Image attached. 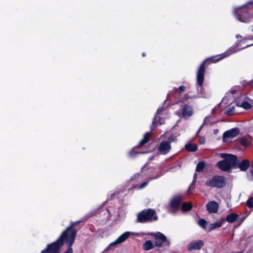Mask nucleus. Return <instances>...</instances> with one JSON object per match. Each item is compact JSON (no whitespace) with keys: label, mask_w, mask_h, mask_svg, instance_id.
<instances>
[{"label":"nucleus","mask_w":253,"mask_h":253,"mask_svg":"<svg viewBox=\"0 0 253 253\" xmlns=\"http://www.w3.org/2000/svg\"><path fill=\"white\" fill-rule=\"evenodd\" d=\"M76 223L72 222L70 225L65 230L54 242L47 245V248L42 250L41 253H59L60 249L63 245L65 241L69 246V249L63 253H72L73 249L71 247L73 244L76 234L77 231L73 228Z\"/></svg>","instance_id":"1"},{"label":"nucleus","mask_w":253,"mask_h":253,"mask_svg":"<svg viewBox=\"0 0 253 253\" xmlns=\"http://www.w3.org/2000/svg\"><path fill=\"white\" fill-rule=\"evenodd\" d=\"M252 6L251 3L236 7L234 9L233 13L236 19L244 23L250 22L253 18V11H252Z\"/></svg>","instance_id":"2"},{"label":"nucleus","mask_w":253,"mask_h":253,"mask_svg":"<svg viewBox=\"0 0 253 253\" xmlns=\"http://www.w3.org/2000/svg\"><path fill=\"white\" fill-rule=\"evenodd\" d=\"M205 61L201 64L197 72L196 84L197 94L193 96V98H197L206 97V96L205 94V90L203 87L205 72Z\"/></svg>","instance_id":"3"},{"label":"nucleus","mask_w":253,"mask_h":253,"mask_svg":"<svg viewBox=\"0 0 253 253\" xmlns=\"http://www.w3.org/2000/svg\"><path fill=\"white\" fill-rule=\"evenodd\" d=\"M220 157L224 159L223 160L218 162L217 165L219 168L223 171H228L232 168H234L236 164V156L228 154H221Z\"/></svg>","instance_id":"4"},{"label":"nucleus","mask_w":253,"mask_h":253,"mask_svg":"<svg viewBox=\"0 0 253 253\" xmlns=\"http://www.w3.org/2000/svg\"><path fill=\"white\" fill-rule=\"evenodd\" d=\"M163 136L167 140H163L160 142L158 147V151L161 154L165 155L168 154L171 149L170 143L172 142H175L177 139L176 136L169 135L167 133L162 135L161 137Z\"/></svg>","instance_id":"5"},{"label":"nucleus","mask_w":253,"mask_h":253,"mask_svg":"<svg viewBox=\"0 0 253 253\" xmlns=\"http://www.w3.org/2000/svg\"><path fill=\"white\" fill-rule=\"evenodd\" d=\"M158 217L154 210L148 209L140 212L137 215V222L144 223L152 220H157Z\"/></svg>","instance_id":"6"},{"label":"nucleus","mask_w":253,"mask_h":253,"mask_svg":"<svg viewBox=\"0 0 253 253\" xmlns=\"http://www.w3.org/2000/svg\"><path fill=\"white\" fill-rule=\"evenodd\" d=\"M206 184L211 187L222 188L225 184V178L222 176H214L207 180Z\"/></svg>","instance_id":"7"},{"label":"nucleus","mask_w":253,"mask_h":253,"mask_svg":"<svg viewBox=\"0 0 253 253\" xmlns=\"http://www.w3.org/2000/svg\"><path fill=\"white\" fill-rule=\"evenodd\" d=\"M175 114L179 117H183L184 119L187 120L191 117L194 114V109L192 106L185 104L182 107L181 112H176Z\"/></svg>","instance_id":"8"},{"label":"nucleus","mask_w":253,"mask_h":253,"mask_svg":"<svg viewBox=\"0 0 253 253\" xmlns=\"http://www.w3.org/2000/svg\"><path fill=\"white\" fill-rule=\"evenodd\" d=\"M252 45V44L248 45H247L245 47H242V48H241L240 49H236V47H231V48H230L227 51H226L224 53H222L221 54H219V55H216V56H215L213 57L211 59V60L212 62L216 63V62L219 61V60L222 59L223 58H225L226 57L229 56V55H230L232 53L236 52H237V51H239V50H241L242 49L246 48L247 47L250 46Z\"/></svg>","instance_id":"9"},{"label":"nucleus","mask_w":253,"mask_h":253,"mask_svg":"<svg viewBox=\"0 0 253 253\" xmlns=\"http://www.w3.org/2000/svg\"><path fill=\"white\" fill-rule=\"evenodd\" d=\"M144 235H152L155 237V246L156 247H161L163 243L167 241V237L163 233L158 232L156 233L151 232L148 233H143Z\"/></svg>","instance_id":"10"},{"label":"nucleus","mask_w":253,"mask_h":253,"mask_svg":"<svg viewBox=\"0 0 253 253\" xmlns=\"http://www.w3.org/2000/svg\"><path fill=\"white\" fill-rule=\"evenodd\" d=\"M239 133L238 128H234L225 131L223 135V141L224 142H230Z\"/></svg>","instance_id":"11"},{"label":"nucleus","mask_w":253,"mask_h":253,"mask_svg":"<svg viewBox=\"0 0 253 253\" xmlns=\"http://www.w3.org/2000/svg\"><path fill=\"white\" fill-rule=\"evenodd\" d=\"M137 233H134L133 232H131L130 231H126L122 234L121 236H120L114 242L111 243L109 247H111L113 246H115L120 244H121L125 242L130 235H137Z\"/></svg>","instance_id":"12"},{"label":"nucleus","mask_w":253,"mask_h":253,"mask_svg":"<svg viewBox=\"0 0 253 253\" xmlns=\"http://www.w3.org/2000/svg\"><path fill=\"white\" fill-rule=\"evenodd\" d=\"M250 166V163L248 160H243L241 162L237 160L236 157V164L234 168H239L242 171H246Z\"/></svg>","instance_id":"13"},{"label":"nucleus","mask_w":253,"mask_h":253,"mask_svg":"<svg viewBox=\"0 0 253 253\" xmlns=\"http://www.w3.org/2000/svg\"><path fill=\"white\" fill-rule=\"evenodd\" d=\"M182 201V198L180 196H176L173 197L170 202L171 208L175 211L179 209L180 205Z\"/></svg>","instance_id":"14"},{"label":"nucleus","mask_w":253,"mask_h":253,"mask_svg":"<svg viewBox=\"0 0 253 253\" xmlns=\"http://www.w3.org/2000/svg\"><path fill=\"white\" fill-rule=\"evenodd\" d=\"M204 242L202 240H194L188 245V250L190 251L199 250L204 246Z\"/></svg>","instance_id":"15"},{"label":"nucleus","mask_w":253,"mask_h":253,"mask_svg":"<svg viewBox=\"0 0 253 253\" xmlns=\"http://www.w3.org/2000/svg\"><path fill=\"white\" fill-rule=\"evenodd\" d=\"M207 210L209 213H216L218 209V205L215 201H211L206 206Z\"/></svg>","instance_id":"16"},{"label":"nucleus","mask_w":253,"mask_h":253,"mask_svg":"<svg viewBox=\"0 0 253 253\" xmlns=\"http://www.w3.org/2000/svg\"><path fill=\"white\" fill-rule=\"evenodd\" d=\"M238 214L235 213H232L227 215L225 220L229 223H233L238 218Z\"/></svg>","instance_id":"17"},{"label":"nucleus","mask_w":253,"mask_h":253,"mask_svg":"<svg viewBox=\"0 0 253 253\" xmlns=\"http://www.w3.org/2000/svg\"><path fill=\"white\" fill-rule=\"evenodd\" d=\"M236 106L239 107H242L245 110H248L252 108V105L249 102L243 101L242 102H237Z\"/></svg>","instance_id":"18"},{"label":"nucleus","mask_w":253,"mask_h":253,"mask_svg":"<svg viewBox=\"0 0 253 253\" xmlns=\"http://www.w3.org/2000/svg\"><path fill=\"white\" fill-rule=\"evenodd\" d=\"M151 136V132H146L144 136V138L140 141L139 145H138V147L142 146L144 145L145 143L148 142L149 140V139Z\"/></svg>","instance_id":"19"},{"label":"nucleus","mask_w":253,"mask_h":253,"mask_svg":"<svg viewBox=\"0 0 253 253\" xmlns=\"http://www.w3.org/2000/svg\"><path fill=\"white\" fill-rule=\"evenodd\" d=\"M154 247V245L152 243V242L150 240L146 241L143 245V248L145 251H148L152 249H153Z\"/></svg>","instance_id":"20"},{"label":"nucleus","mask_w":253,"mask_h":253,"mask_svg":"<svg viewBox=\"0 0 253 253\" xmlns=\"http://www.w3.org/2000/svg\"><path fill=\"white\" fill-rule=\"evenodd\" d=\"M222 226V223L220 221H217L213 223H211L209 227V231H211L216 228L220 227Z\"/></svg>","instance_id":"21"},{"label":"nucleus","mask_w":253,"mask_h":253,"mask_svg":"<svg viewBox=\"0 0 253 253\" xmlns=\"http://www.w3.org/2000/svg\"><path fill=\"white\" fill-rule=\"evenodd\" d=\"M185 149L190 152H195L197 149V147L196 145L192 144H188L185 146Z\"/></svg>","instance_id":"22"},{"label":"nucleus","mask_w":253,"mask_h":253,"mask_svg":"<svg viewBox=\"0 0 253 253\" xmlns=\"http://www.w3.org/2000/svg\"><path fill=\"white\" fill-rule=\"evenodd\" d=\"M192 204L190 203H183L181 206V210L183 211H189L192 208Z\"/></svg>","instance_id":"23"},{"label":"nucleus","mask_w":253,"mask_h":253,"mask_svg":"<svg viewBox=\"0 0 253 253\" xmlns=\"http://www.w3.org/2000/svg\"><path fill=\"white\" fill-rule=\"evenodd\" d=\"M193 96L190 97L188 94H184L180 96L179 101L181 102H185L188 101L189 99H193Z\"/></svg>","instance_id":"24"},{"label":"nucleus","mask_w":253,"mask_h":253,"mask_svg":"<svg viewBox=\"0 0 253 253\" xmlns=\"http://www.w3.org/2000/svg\"><path fill=\"white\" fill-rule=\"evenodd\" d=\"M205 164L203 162H199L196 166V171H201L205 168Z\"/></svg>","instance_id":"25"},{"label":"nucleus","mask_w":253,"mask_h":253,"mask_svg":"<svg viewBox=\"0 0 253 253\" xmlns=\"http://www.w3.org/2000/svg\"><path fill=\"white\" fill-rule=\"evenodd\" d=\"M235 113V107L234 106H230L225 111V114L227 115H232Z\"/></svg>","instance_id":"26"},{"label":"nucleus","mask_w":253,"mask_h":253,"mask_svg":"<svg viewBox=\"0 0 253 253\" xmlns=\"http://www.w3.org/2000/svg\"><path fill=\"white\" fill-rule=\"evenodd\" d=\"M206 224H207V221L206 220H205L204 219H200L198 222L199 225L204 229H206Z\"/></svg>","instance_id":"27"},{"label":"nucleus","mask_w":253,"mask_h":253,"mask_svg":"<svg viewBox=\"0 0 253 253\" xmlns=\"http://www.w3.org/2000/svg\"><path fill=\"white\" fill-rule=\"evenodd\" d=\"M240 143L244 146L247 147L249 145V141L244 138H242L239 140Z\"/></svg>","instance_id":"28"},{"label":"nucleus","mask_w":253,"mask_h":253,"mask_svg":"<svg viewBox=\"0 0 253 253\" xmlns=\"http://www.w3.org/2000/svg\"><path fill=\"white\" fill-rule=\"evenodd\" d=\"M247 205L249 208H253V198H250L247 202Z\"/></svg>","instance_id":"29"},{"label":"nucleus","mask_w":253,"mask_h":253,"mask_svg":"<svg viewBox=\"0 0 253 253\" xmlns=\"http://www.w3.org/2000/svg\"><path fill=\"white\" fill-rule=\"evenodd\" d=\"M164 110V108H159L158 110H157V111L156 113V115H155V117L154 118V120H153V124H154L155 121H156V117H157V116L159 115L162 112H163V111Z\"/></svg>","instance_id":"30"},{"label":"nucleus","mask_w":253,"mask_h":253,"mask_svg":"<svg viewBox=\"0 0 253 253\" xmlns=\"http://www.w3.org/2000/svg\"><path fill=\"white\" fill-rule=\"evenodd\" d=\"M185 88H186V87H185V86L181 85V86H180L178 87V90L180 92H181L183 91L185 89ZM177 89V88H176V87H175V88H173V90H174V91H175V90H176Z\"/></svg>","instance_id":"31"},{"label":"nucleus","mask_w":253,"mask_h":253,"mask_svg":"<svg viewBox=\"0 0 253 253\" xmlns=\"http://www.w3.org/2000/svg\"><path fill=\"white\" fill-rule=\"evenodd\" d=\"M148 182H149L148 181L143 182L141 184H140L139 186L138 189H141L144 188L145 186H146L148 185Z\"/></svg>","instance_id":"32"},{"label":"nucleus","mask_w":253,"mask_h":253,"mask_svg":"<svg viewBox=\"0 0 253 253\" xmlns=\"http://www.w3.org/2000/svg\"><path fill=\"white\" fill-rule=\"evenodd\" d=\"M163 174H164L163 173H161L158 174H157L156 176H154V177H150L149 180H152V179H157V178H158L160 177V176H161L162 175H163Z\"/></svg>","instance_id":"33"},{"label":"nucleus","mask_w":253,"mask_h":253,"mask_svg":"<svg viewBox=\"0 0 253 253\" xmlns=\"http://www.w3.org/2000/svg\"><path fill=\"white\" fill-rule=\"evenodd\" d=\"M135 148H134L132 149V150L131 151H130V152L129 153V155L130 156L133 157L135 156V154L136 153L135 152Z\"/></svg>","instance_id":"34"},{"label":"nucleus","mask_w":253,"mask_h":253,"mask_svg":"<svg viewBox=\"0 0 253 253\" xmlns=\"http://www.w3.org/2000/svg\"><path fill=\"white\" fill-rule=\"evenodd\" d=\"M205 139L204 137H200L199 139V143L201 144H203L205 143Z\"/></svg>","instance_id":"35"},{"label":"nucleus","mask_w":253,"mask_h":253,"mask_svg":"<svg viewBox=\"0 0 253 253\" xmlns=\"http://www.w3.org/2000/svg\"><path fill=\"white\" fill-rule=\"evenodd\" d=\"M197 174H196V173H195L194 175L193 181V182H192V184H193V183H195V181L197 179Z\"/></svg>","instance_id":"36"},{"label":"nucleus","mask_w":253,"mask_h":253,"mask_svg":"<svg viewBox=\"0 0 253 253\" xmlns=\"http://www.w3.org/2000/svg\"><path fill=\"white\" fill-rule=\"evenodd\" d=\"M250 172L251 173V174L252 175V177H253V164L252 165V168L250 170Z\"/></svg>","instance_id":"37"},{"label":"nucleus","mask_w":253,"mask_h":253,"mask_svg":"<svg viewBox=\"0 0 253 253\" xmlns=\"http://www.w3.org/2000/svg\"><path fill=\"white\" fill-rule=\"evenodd\" d=\"M139 176V174H134V175H133V176H132V177H131L132 180V179H134V178H136V177H137V176Z\"/></svg>","instance_id":"38"},{"label":"nucleus","mask_w":253,"mask_h":253,"mask_svg":"<svg viewBox=\"0 0 253 253\" xmlns=\"http://www.w3.org/2000/svg\"><path fill=\"white\" fill-rule=\"evenodd\" d=\"M157 123H158L160 125H162L164 123V120H160Z\"/></svg>","instance_id":"39"},{"label":"nucleus","mask_w":253,"mask_h":253,"mask_svg":"<svg viewBox=\"0 0 253 253\" xmlns=\"http://www.w3.org/2000/svg\"><path fill=\"white\" fill-rule=\"evenodd\" d=\"M248 84L252 86L253 84V79L249 82Z\"/></svg>","instance_id":"40"},{"label":"nucleus","mask_w":253,"mask_h":253,"mask_svg":"<svg viewBox=\"0 0 253 253\" xmlns=\"http://www.w3.org/2000/svg\"><path fill=\"white\" fill-rule=\"evenodd\" d=\"M202 127H203V125H202V126L200 127V128H199V129H198V131H197V133H199V132H200V131H201V130L202 129Z\"/></svg>","instance_id":"41"},{"label":"nucleus","mask_w":253,"mask_h":253,"mask_svg":"<svg viewBox=\"0 0 253 253\" xmlns=\"http://www.w3.org/2000/svg\"><path fill=\"white\" fill-rule=\"evenodd\" d=\"M142 55L144 57V56H145V53H143Z\"/></svg>","instance_id":"42"},{"label":"nucleus","mask_w":253,"mask_h":253,"mask_svg":"<svg viewBox=\"0 0 253 253\" xmlns=\"http://www.w3.org/2000/svg\"><path fill=\"white\" fill-rule=\"evenodd\" d=\"M168 97H167V99L166 100H165V102L167 101V100H168Z\"/></svg>","instance_id":"43"},{"label":"nucleus","mask_w":253,"mask_h":253,"mask_svg":"<svg viewBox=\"0 0 253 253\" xmlns=\"http://www.w3.org/2000/svg\"><path fill=\"white\" fill-rule=\"evenodd\" d=\"M240 36H238V35L236 36V38H238V37H239Z\"/></svg>","instance_id":"44"},{"label":"nucleus","mask_w":253,"mask_h":253,"mask_svg":"<svg viewBox=\"0 0 253 253\" xmlns=\"http://www.w3.org/2000/svg\"><path fill=\"white\" fill-rule=\"evenodd\" d=\"M252 87L253 88V86H252Z\"/></svg>","instance_id":"45"}]
</instances>
